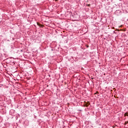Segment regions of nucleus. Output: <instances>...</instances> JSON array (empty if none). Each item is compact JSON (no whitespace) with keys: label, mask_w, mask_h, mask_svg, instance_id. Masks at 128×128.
<instances>
[{"label":"nucleus","mask_w":128,"mask_h":128,"mask_svg":"<svg viewBox=\"0 0 128 128\" xmlns=\"http://www.w3.org/2000/svg\"><path fill=\"white\" fill-rule=\"evenodd\" d=\"M89 105H90V103H88H88L86 102L84 104L85 106H88Z\"/></svg>","instance_id":"1"},{"label":"nucleus","mask_w":128,"mask_h":128,"mask_svg":"<svg viewBox=\"0 0 128 128\" xmlns=\"http://www.w3.org/2000/svg\"><path fill=\"white\" fill-rule=\"evenodd\" d=\"M38 26H42V25L38 23Z\"/></svg>","instance_id":"2"},{"label":"nucleus","mask_w":128,"mask_h":128,"mask_svg":"<svg viewBox=\"0 0 128 128\" xmlns=\"http://www.w3.org/2000/svg\"><path fill=\"white\" fill-rule=\"evenodd\" d=\"M128 116V113H125L124 114V116Z\"/></svg>","instance_id":"3"},{"label":"nucleus","mask_w":128,"mask_h":128,"mask_svg":"<svg viewBox=\"0 0 128 128\" xmlns=\"http://www.w3.org/2000/svg\"><path fill=\"white\" fill-rule=\"evenodd\" d=\"M88 6H90V4H89Z\"/></svg>","instance_id":"4"},{"label":"nucleus","mask_w":128,"mask_h":128,"mask_svg":"<svg viewBox=\"0 0 128 128\" xmlns=\"http://www.w3.org/2000/svg\"><path fill=\"white\" fill-rule=\"evenodd\" d=\"M126 124H128V121L126 122Z\"/></svg>","instance_id":"5"},{"label":"nucleus","mask_w":128,"mask_h":128,"mask_svg":"<svg viewBox=\"0 0 128 128\" xmlns=\"http://www.w3.org/2000/svg\"><path fill=\"white\" fill-rule=\"evenodd\" d=\"M94 94H96V93H95Z\"/></svg>","instance_id":"6"}]
</instances>
